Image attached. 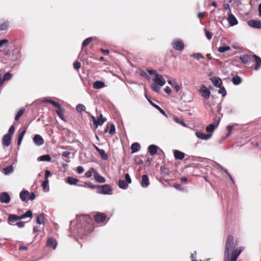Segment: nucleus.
<instances>
[{
	"label": "nucleus",
	"mask_w": 261,
	"mask_h": 261,
	"mask_svg": "<svg viewBox=\"0 0 261 261\" xmlns=\"http://www.w3.org/2000/svg\"><path fill=\"white\" fill-rule=\"evenodd\" d=\"M48 179L44 180L42 183V187L44 192H48L49 190Z\"/></svg>",
	"instance_id": "obj_29"
},
{
	"label": "nucleus",
	"mask_w": 261,
	"mask_h": 261,
	"mask_svg": "<svg viewBox=\"0 0 261 261\" xmlns=\"http://www.w3.org/2000/svg\"><path fill=\"white\" fill-rule=\"evenodd\" d=\"M84 187H88L91 189H98V187H99V185H89L87 182L84 183Z\"/></svg>",
	"instance_id": "obj_52"
},
{
	"label": "nucleus",
	"mask_w": 261,
	"mask_h": 261,
	"mask_svg": "<svg viewBox=\"0 0 261 261\" xmlns=\"http://www.w3.org/2000/svg\"><path fill=\"white\" fill-rule=\"evenodd\" d=\"M118 186L119 187L122 189H126L128 188V183H126V182L124 180H119L118 181Z\"/></svg>",
	"instance_id": "obj_30"
},
{
	"label": "nucleus",
	"mask_w": 261,
	"mask_h": 261,
	"mask_svg": "<svg viewBox=\"0 0 261 261\" xmlns=\"http://www.w3.org/2000/svg\"><path fill=\"white\" fill-rule=\"evenodd\" d=\"M205 33V36L208 40H211L212 38V33L207 31L206 29H204Z\"/></svg>",
	"instance_id": "obj_54"
},
{
	"label": "nucleus",
	"mask_w": 261,
	"mask_h": 261,
	"mask_svg": "<svg viewBox=\"0 0 261 261\" xmlns=\"http://www.w3.org/2000/svg\"><path fill=\"white\" fill-rule=\"evenodd\" d=\"M94 219L97 222H102L106 219V216L103 214H97L94 216Z\"/></svg>",
	"instance_id": "obj_25"
},
{
	"label": "nucleus",
	"mask_w": 261,
	"mask_h": 261,
	"mask_svg": "<svg viewBox=\"0 0 261 261\" xmlns=\"http://www.w3.org/2000/svg\"><path fill=\"white\" fill-rule=\"evenodd\" d=\"M91 170L93 171L95 180L99 183H103L105 182V178L100 175L97 171L93 168H91Z\"/></svg>",
	"instance_id": "obj_7"
},
{
	"label": "nucleus",
	"mask_w": 261,
	"mask_h": 261,
	"mask_svg": "<svg viewBox=\"0 0 261 261\" xmlns=\"http://www.w3.org/2000/svg\"><path fill=\"white\" fill-rule=\"evenodd\" d=\"M19 220H21L20 216H17L14 214H10L8 217V221L9 223H13Z\"/></svg>",
	"instance_id": "obj_22"
},
{
	"label": "nucleus",
	"mask_w": 261,
	"mask_h": 261,
	"mask_svg": "<svg viewBox=\"0 0 261 261\" xmlns=\"http://www.w3.org/2000/svg\"><path fill=\"white\" fill-rule=\"evenodd\" d=\"M91 221L90 218L88 215H82L77 218V222H81V227L86 230L88 225Z\"/></svg>",
	"instance_id": "obj_3"
},
{
	"label": "nucleus",
	"mask_w": 261,
	"mask_h": 261,
	"mask_svg": "<svg viewBox=\"0 0 261 261\" xmlns=\"http://www.w3.org/2000/svg\"><path fill=\"white\" fill-rule=\"evenodd\" d=\"M92 40V37H89L84 40L82 43V47H84L87 46Z\"/></svg>",
	"instance_id": "obj_46"
},
{
	"label": "nucleus",
	"mask_w": 261,
	"mask_h": 261,
	"mask_svg": "<svg viewBox=\"0 0 261 261\" xmlns=\"http://www.w3.org/2000/svg\"><path fill=\"white\" fill-rule=\"evenodd\" d=\"M93 88L95 89H99L106 86L105 84L101 81H96L93 83Z\"/></svg>",
	"instance_id": "obj_23"
},
{
	"label": "nucleus",
	"mask_w": 261,
	"mask_h": 261,
	"mask_svg": "<svg viewBox=\"0 0 261 261\" xmlns=\"http://www.w3.org/2000/svg\"><path fill=\"white\" fill-rule=\"evenodd\" d=\"M168 83L174 88L176 92H178L180 90V87L175 81L168 80Z\"/></svg>",
	"instance_id": "obj_32"
},
{
	"label": "nucleus",
	"mask_w": 261,
	"mask_h": 261,
	"mask_svg": "<svg viewBox=\"0 0 261 261\" xmlns=\"http://www.w3.org/2000/svg\"><path fill=\"white\" fill-rule=\"evenodd\" d=\"M223 7L225 10L228 11V13H231V10L229 5L228 4H225L223 5Z\"/></svg>",
	"instance_id": "obj_61"
},
{
	"label": "nucleus",
	"mask_w": 261,
	"mask_h": 261,
	"mask_svg": "<svg viewBox=\"0 0 261 261\" xmlns=\"http://www.w3.org/2000/svg\"><path fill=\"white\" fill-rule=\"evenodd\" d=\"M51 160V157L48 154L41 155L38 159V160L40 161L50 162Z\"/></svg>",
	"instance_id": "obj_35"
},
{
	"label": "nucleus",
	"mask_w": 261,
	"mask_h": 261,
	"mask_svg": "<svg viewBox=\"0 0 261 261\" xmlns=\"http://www.w3.org/2000/svg\"><path fill=\"white\" fill-rule=\"evenodd\" d=\"M174 120H175V121L176 122H177V123H179L180 124H181L182 126H184V127H186V123L183 121L182 120L178 119V118L177 117H174Z\"/></svg>",
	"instance_id": "obj_49"
},
{
	"label": "nucleus",
	"mask_w": 261,
	"mask_h": 261,
	"mask_svg": "<svg viewBox=\"0 0 261 261\" xmlns=\"http://www.w3.org/2000/svg\"><path fill=\"white\" fill-rule=\"evenodd\" d=\"M220 89L218 91V93L219 94H222V96L223 97L225 96L226 95V91L224 88V87H221L219 88Z\"/></svg>",
	"instance_id": "obj_51"
},
{
	"label": "nucleus",
	"mask_w": 261,
	"mask_h": 261,
	"mask_svg": "<svg viewBox=\"0 0 261 261\" xmlns=\"http://www.w3.org/2000/svg\"><path fill=\"white\" fill-rule=\"evenodd\" d=\"M238 245L237 242L234 243L233 237L229 236L227 238L225 248L224 261H236L238 257L244 249L243 247L235 249Z\"/></svg>",
	"instance_id": "obj_1"
},
{
	"label": "nucleus",
	"mask_w": 261,
	"mask_h": 261,
	"mask_svg": "<svg viewBox=\"0 0 261 261\" xmlns=\"http://www.w3.org/2000/svg\"><path fill=\"white\" fill-rule=\"evenodd\" d=\"M26 133V130H24L20 132L18 135V145H20L21 143L23 138Z\"/></svg>",
	"instance_id": "obj_40"
},
{
	"label": "nucleus",
	"mask_w": 261,
	"mask_h": 261,
	"mask_svg": "<svg viewBox=\"0 0 261 261\" xmlns=\"http://www.w3.org/2000/svg\"><path fill=\"white\" fill-rule=\"evenodd\" d=\"M94 147L96 149V150L98 152L99 155L101 158L104 160H107L108 158V154L106 153L105 151L103 149H100L95 145H94Z\"/></svg>",
	"instance_id": "obj_11"
},
{
	"label": "nucleus",
	"mask_w": 261,
	"mask_h": 261,
	"mask_svg": "<svg viewBox=\"0 0 261 261\" xmlns=\"http://www.w3.org/2000/svg\"><path fill=\"white\" fill-rule=\"evenodd\" d=\"M247 23L251 27L257 29H261V21L260 20H251L248 21Z\"/></svg>",
	"instance_id": "obj_12"
},
{
	"label": "nucleus",
	"mask_w": 261,
	"mask_h": 261,
	"mask_svg": "<svg viewBox=\"0 0 261 261\" xmlns=\"http://www.w3.org/2000/svg\"><path fill=\"white\" fill-rule=\"evenodd\" d=\"M161 87L162 86H160V85L155 83H152L151 85L152 89L156 92H159L160 91Z\"/></svg>",
	"instance_id": "obj_41"
},
{
	"label": "nucleus",
	"mask_w": 261,
	"mask_h": 261,
	"mask_svg": "<svg viewBox=\"0 0 261 261\" xmlns=\"http://www.w3.org/2000/svg\"><path fill=\"white\" fill-rule=\"evenodd\" d=\"M196 255V252L195 251L193 253H192L191 255V258L192 259V261H196L195 255Z\"/></svg>",
	"instance_id": "obj_64"
},
{
	"label": "nucleus",
	"mask_w": 261,
	"mask_h": 261,
	"mask_svg": "<svg viewBox=\"0 0 261 261\" xmlns=\"http://www.w3.org/2000/svg\"><path fill=\"white\" fill-rule=\"evenodd\" d=\"M57 242L56 240L52 238L48 239L46 243V246L49 247H52L54 249L56 248Z\"/></svg>",
	"instance_id": "obj_20"
},
{
	"label": "nucleus",
	"mask_w": 261,
	"mask_h": 261,
	"mask_svg": "<svg viewBox=\"0 0 261 261\" xmlns=\"http://www.w3.org/2000/svg\"><path fill=\"white\" fill-rule=\"evenodd\" d=\"M158 146L155 145H151L148 147V150L151 155H153L156 153Z\"/></svg>",
	"instance_id": "obj_27"
},
{
	"label": "nucleus",
	"mask_w": 261,
	"mask_h": 261,
	"mask_svg": "<svg viewBox=\"0 0 261 261\" xmlns=\"http://www.w3.org/2000/svg\"><path fill=\"white\" fill-rule=\"evenodd\" d=\"M125 179L128 184H130L132 182V180L128 173L125 174Z\"/></svg>",
	"instance_id": "obj_58"
},
{
	"label": "nucleus",
	"mask_w": 261,
	"mask_h": 261,
	"mask_svg": "<svg viewBox=\"0 0 261 261\" xmlns=\"http://www.w3.org/2000/svg\"><path fill=\"white\" fill-rule=\"evenodd\" d=\"M30 193L27 190H23L20 193V198L23 201L27 202L29 200Z\"/></svg>",
	"instance_id": "obj_18"
},
{
	"label": "nucleus",
	"mask_w": 261,
	"mask_h": 261,
	"mask_svg": "<svg viewBox=\"0 0 261 261\" xmlns=\"http://www.w3.org/2000/svg\"><path fill=\"white\" fill-rule=\"evenodd\" d=\"M59 117L63 120L65 121L64 114L62 112L61 109L56 111Z\"/></svg>",
	"instance_id": "obj_48"
},
{
	"label": "nucleus",
	"mask_w": 261,
	"mask_h": 261,
	"mask_svg": "<svg viewBox=\"0 0 261 261\" xmlns=\"http://www.w3.org/2000/svg\"><path fill=\"white\" fill-rule=\"evenodd\" d=\"M50 175H51L50 172L49 170H46L45 171V178H44V180L48 179V177L49 176H50Z\"/></svg>",
	"instance_id": "obj_60"
},
{
	"label": "nucleus",
	"mask_w": 261,
	"mask_h": 261,
	"mask_svg": "<svg viewBox=\"0 0 261 261\" xmlns=\"http://www.w3.org/2000/svg\"><path fill=\"white\" fill-rule=\"evenodd\" d=\"M174 155L176 160H181L185 158V153L179 150H175L174 152Z\"/></svg>",
	"instance_id": "obj_26"
},
{
	"label": "nucleus",
	"mask_w": 261,
	"mask_h": 261,
	"mask_svg": "<svg viewBox=\"0 0 261 261\" xmlns=\"http://www.w3.org/2000/svg\"><path fill=\"white\" fill-rule=\"evenodd\" d=\"M8 24L7 22H3L0 24V30L2 31L6 30L8 28Z\"/></svg>",
	"instance_id": "obj_50"
},
{
	"label": "nucleus",
	"mask_w": 261,
	"mask_h": 261,
	"mask_svg": "<svg viewBox=\"0 0 261 261\" xmlns=\"http://www.w3.org/2000/svg\"><path fill=\"white\" fill-rule=\"evenodd\" d=\"M109 132L110 135H113L115 133V127L114 124H111L110 129Z\"/></svg>",
	"instance_id": "obj_55"
},
{
	"label": "nucleus",
	"mask_w": 261,
	"mask_h": 261,
	"mask_svg": "<svg viewBox=\"0 0 261 261\" xmlns=\"http://www.w3.org/2000/svg\"><path fill=\"white\" fill-rule=\"evenodd\" d=\"M45 220V215L43 214H40L37 216L36 222L37 224L41 225L43 224Z\"/></svg>",
	"instance_id": "obj_31"
},
{
	"label": "nucleus",
	"mask_w": 261,
	"mask_h": 261,
	"mask_svg": "<svg viewBox=\"0 0 261 261\" xmlns=\"http://www.w3.org/2000/svg\"><path fill=\"white\" fill-rule=\"evenodd\" d=\"M145 97L147 98V99L148 100V102H149V103L154 108H155V109H156L158 110L159 111V112L162 114H163V115L167 117V115L165 113V112L159 106H158L157 105L155 104L154 103H153L152 101H151L148 98L147 96L146 95H145Z\"/></svg>",
	"instance_id": "obj_21"
},
{
	"label": "nucleus",
	"mask_w": 261,
	"mask_h": 261,
	"mask_svg": "<svg viewBox=\"0 0 261 261\" xmlns=\"http://www.w3.org/2000/svg\"><path fill=\"white\" fill-rule=\"evenodd\" d=\"M73 67L75 69H79L81 67V63L76 61L73 63Z\"/></svg>",
	"instance_id": "obj_59"
},
{
	"label": "nucleus",
	"mask_w": 261,
	"mask_h": 261,
	"mask_svg": "<svg viewBox=\"0 0 261 261\" xmlns=\"http://www.w3.org/2000/svg\"><path fill=\"white\" fill-rule=\"evenodd\" d=\"M43 102H49L50 103H51L53 106H54L56 108H57L58 109H61V106L60 105L59 103H58V102H56L55 101H54V100H48V99H44L43 100Z\"/></svg>",
	"instance_id": "obj_34"
},
{
	"label": "nucleus",
	"mask_w": 261,
	"mask_h": 261,
	"mask_svg": "<svg viewBox=\"0 0 261 261\" xmlns=\"http://www.w3.org/2000/svg\"><path fill=\"white\" fill-rule=\"evenodd\" d=\"M173 48L178 51H182L185 47V44L180 39L174 40L172 42Z\"/></svg>",
	"instance_id": "obj_4"
},
{
	"label": "nucleus",
	"mask_w": 261,
	"mask_h": 261,
	"mask_svg": "<svg viewBox=\"0 0 261 261\" xmlns=\"http://www.w3.org/2000/svg\"><path fill=\"white\" fill-rule=\"evenodd\" d=\"M227 20L230 26H234L238 23L237 18L231 13H228Z\"/></svg>",
	"instance_id": "obj_10"
},
{
	"label": "nucleus",
	"mask_w": 261,
	"mask_h": 261,
	"mask_svg": "<svg viewBox=\"0 0 261 261\" xmlns=\"http://www.w3.org/2000/svg\"><path fill=\"white\" fill-rule=\"evenodd\" d=\"M97 193L103 195H112L113 189L110 185L107 184L99 185L97 190Z\"/></svg>",
	"instance_id": "obj_2"
},
{
	"label": "nucleus",
	"mask_w": 261,
	"mask_h": 261,
	"mask_svg": "<svg viewBox=\"0 0 261 261\" xmlns=\"http://www.w3.org/2000/svg\"><path fill=\"white\" fill-rule=\"evenodd\" d=\"M92 173H93V172L91 168L89 171L85 173V176L87 178H90L92 176Z\"/></svg>",
	"instance_id": "obj_56"
},
{
	"label": "nucleus",
	"mask_w": 261,
	"mask_h": 261,
	"mask_svg": "<svg viewBox=\"0 0 261 261\" xmlns=\"http://www.w3.org/2000/svg\"><path fill=\"white\" fill-rule=\"evenodd\" d=\"M92 118L94 125H96V127L98 125L100 126L102 125L106 121V119L103 118L102 114H100L99 117H98L97 118L92 116Z\"/></svg>",
	"instance_id": "obj_8"
},
{
	"label": "nucleus",
	"mask_w": 261,
	"mask_h": 261,
	"mask_svg": "<svg viewBox=\"0 0 261 261\" xmlns=\"http://www.w3.org/2000/svg\"><path fill=\"white\" fill-rule=\"evenodd\" d=\"M154 83L160 85V86H163L165 84V80L163 76L159 74H155V79H153Z\"/></svg>",
	"instance_id": "obj_9"
},
{
	"label": "nucleus",
	"mask_w": 261,
	"mask_h": 261,
	"mask_svg": "<svg viewBox=\"0 0 261 261\" xmlns=\"http://www.w3.org/2000/svg\"><path fill=\"white\" fill-rule=\"evenodd\" d=\"M14 171V168L12 165H10L3 169V172L5 175H9L12 173Z\"/></svg>",
	"instance_id": "obj_28"
},
{
	"label": "nucleus",
	"mask_w": 261,
	"mask_h": 261,
	"mask_svg": "<svg viewBox=\"0 0 261 261\" xmlns=\"http://www.w3.org/2000/svg\"><path fill=\"white\" fill-rule=\"evenodd\" d=\"M11 198L8 193L4 192L0 194V201L4 203H9L10 202Z\"/></svg>",
	"instance_id": "obj_6"
},
{
	"label": "nucleus",
	"mask_w": 261,
	"mask_h": 261,
	"mask_svg": "<svg viewBox=\"0 0 261 261\" xmlns=\"http://www.w3.org/2000/svg\"><path fill=\"white\" fill-rule=\"evenodd\" d=\"M164 91L165 92L167 93V94H170L171 93V88L168 87V86H167L165 89H164Z\"/></svg>",
	"instance_id": "obj_63"
},
{
	"label": "nucleus",
	"mask_w": 261,
	"mask_h": 261,
	"mask_svg": "<svg viewBox=\"0 0 261 261\" xmlns=\"http://www.w3.org/2000/svg\"><path fill=\"white\" fill-rule=\"evenodd\" d=\"M11 137L10 135H5L2 139L3 145L5 147L9 146L11 143Z\"/></svg>",
	"instance_id": "obj_15"
},
{
	"label": "nucleus",
	"mask_w": 261,
	"mask_h": 261,
	"mask_svg": "<svg viewBox=\"0 0 261 261\" xmlns=\"http://www.w3.org/2000/svg\"><path fill=\"white\" fill-rule=\"evenodd\" d=\"M84 171V169L82 166H78L76 169V172L78 174H82Z\"/></svg>",
	"instance_id": "obj_57"
},
{
	"label": "nucleus",
	"mask_w": 261,
	"mask_h": 261,
	"mask_svg": "<svg viewBox=\"0 0 261 261\" xmlns=\"http://www.w3.org/2000/svg\"><path fill=\"white\" fill-rule=\"evenodd\" d=\"M15 131V127L13 125L10 127L9 129V133L6 135H10V136L12 137Z\"/></svg>",
	"instance_id": "obj_53"
},
{
	"label": "nucleus",
	"mask_w": 261,
	"mask_h": 261,
	"mask_svg": "<svg viewBox=\"0 0 261 261\" xmlns=\"http://www.w3.org/2000/svg\"><path fill=\"white\" fill-rule=\"evenodd\" d=\"M190 56V57L194 58L197 60L204 58L203 56L200 53L193 54L191 55Z\"/></svg>",
	"instance_id": "obj_43"
},
{
	"label": "nucleus",
	"mask_w": 261,
	"mask_h": 261,
	"mask_svg": "<svg viewBox=\"0 0 261 261\" xmlns=\"http://www.w3.org/2000/svg\"><path fill=\"white\" fill-rule=\"evenodd\" d=\"M195 135L197 138L203 140H207L212 137L211 134L205 135L200 132H196Z\"/></svg>",
	"instance_id": "obj_14"
},
{
	"label": "nucleus",
	"mask_w": 261,
	"mask_h": 261,
	"mask_svg": "<svg viewBox=\"0 0 261 261\" xmlns=\"http://www.w3.org/2000/svg\"><path fill=\"white\" fill-rule=\"evenodd\" d=\"M232 83L235 85H239L242 81L241 78L238 75H236L232 77Z\"/></svg>",
	"instance_id": "obj_38"
},
{
	"label": "nucleus",
	"mask_w": 261,
	"mask_h": 261,
	"mask_svg": "<svg viewBox=\"0 0 261 261\" xmlns=\"http://www.w3.org/2000/svg\"><path fill=\"white\" fill-rule=\"evenodd\" d=\"M16 224L19 228H22L24 226V222H17Z\"/></svg>",
	"instance_id": "obj_62"
},
{
	"label": "nucleus",
	"mask_w": 261,
	"mask_h": 261,
	"mask_svg": "<svg viewBox=\"0 0 261 261\" xmlns=\"http://www.w3.org/2000/svg\"><path fill=\"white\" fill-rule=\"evenodd\" d=\"M241 61L246 64H249V63L253 61V56H249L247 55H243L240 57Z\"/></svg>",
	"instance_id": "obj_13"
},
{
	"label": "nucleus",
	"mask_w": 261,
	"mask_h": 261,
	"mask_svg": "<svg viewBox=\"0 0 261 261\" xmlns=\"http://www.w3.org/2000/svg\"><path fill=\"white\" fill-rule=\"evenodd\" d=\"M218 125V124H217V125H215L213 123L210 124V125L206 127V131L209 133L213 132L215 130V129L217 127Z\"/></svg>",
	"instance_id": "obj_37"
},
{
	"label": "nucleus",
	"mask_w": 261,
	"mask_h": 261,
	"mask_svg": "<svg viewBox=\"0 0 261 261\" xmlns=\"http://www.w3.org/2000/svg\"><path fill=\"white\" fill-rule=\"evenodd\" d=\"M255 60V69L258 70L261 66V59L256 55H253V60Z\"/></svg>",
	"instance_id": "obj_24"
},
{
	"label": "nucleus",
	"mask_w": 261,
	"mask_h": 261,
	"mask_svg": "<svg viewBox=\"0 0 261 261\" xmlns=\"http://www.w3.org/2000/svg\"><path fill=\"white\" fill-rule=\"evenodd\" d=\"M12 75L9 72H6L3 76V81H8L11 79Z\"/></svg>",
	"instance_id": "obj_44"
},
{
	"label": "nucleus",
	"mask_w": 261,
	"mask_h": 261,
	"mask_svg": "<svg viewBox=\"0 0 261 261\" xmlns=\"http://www.w3.org/2000/svg\"><path fill=\"white\" fill-rule=\"evenodd\" d=\"M21 219H25L26 218H31L32 217V212L31 211L29 210L26 212L25 213L20 216Z\"/></svg>",
	"instance_id": "obj_42"
},
{
	"label": "nucleus",
	"mask_w": 261,
	"mask_h": 261,
	"mask_svg": "<svg viewBox=\"0 0 261 261\" xmlns=\"http://www.w3.org/2000/svg\"><path fill=\"white\" fill-rule=\"evenodd\" d=\"M199 91L202 97H203L205 100H207L210 98L211 92L208 88H207L206 86L204 85L201 86Z\"/></svg>",
	"instance_id": "obj_5"
},
{
	"label": "nucleus",
	"mask_w": 261,
	"mask_h": 261,
	"mask_svg": "<svg viewBox=\"0 0 261 261\" xmlns=\"http://www.w3.org/2000/svg\"><path fill=\"white\" fill-rule=\"evenodd\" d=\"M133 153L138 152L140 149V146L138 143H134L131 145Z\"/></svg>",
	"instance_id": "obj_33"
},
{
	"label": "nucleus",
	"mask_w": 261,
	"mask_h": 261,
	"mask_svg": "<svg viewBox=\"0 0 261 261\" xmlns=\"http://www.w3.org/2000/svg\"><path fill=\"white\" fill-rule=\"evenodd\" d=\"M230 49V47L228 45H224L220 46L218 48V51L219 53H223L226 51H228Z\"/></svg>",
	"instance_id": "obj_39"
},
{
	"label": "nucleus",
	"mask_w": 261,
	"mask_h": 261,
	"mask_svg": "<svg viewBox=\"0 0 261 261\" xmlns=\"http://www.w3.org/2000/svg\"><path fill=\"white\" fill-rule=\"evenodd\" d=\"M24 112V110L23 109H21L17 113V114L15 116V120L16 121H18L20 117L22 115V114Z\"/></svg>",
	"instance_id": "obj_45"
},
{
	"label": "nucleus",
	"mask_w": 261,
	"mask_h": 261,
	"mask_svg": "<svg viewBox=\"0 0 261 261\" xmlns=\"http://www.w3.org/2000/svg\"><path fill=\"white\" fill-rule=\"evenodd\" d=\"M149 185L148 177L147 175L144 174L142 177L141 181V185L143 188H147Z\"/></svg>",
	"instance_id": "obj_19"
},
{
	"label": "nucleus",
	"mask_w": 261,
	"mask_h": 261,
	"mask_svg": "<svg viewBox=\"0 0 261 261\" xmlns=\"http://www.w3.org/2000/svg\"><path fill=\"white\" fill-rule=\"evenodd\" d=\"M77 111H78L80 113H81L83 111H85L86 110V108L84 105L82 104H79L76 106V107Z\"/></svg>",
	"instance_id": "obj_47"
},
{
	"label": "nucleus",
	"mask_w": 261,
	"mask_h": 261,
	"mask_svg": "<svg viewBox=\"0 0 261 261\" xmlns=\"http://www.w3.org/2000/svg\"><path fill=\"white\" fill-rule=\"evenodd\" d=\"M211 80L214 86L218 88L221 87L222 82L220 78L218 77H212L211 79Z\"/></svg>",
	"instance_id": "obj_17"
},
{
	"label": "nucleus",
	"mask_w": 261,
	"mask_h": 261,
	"mask_svg": "<svg viewBox=\"0 0 261 261\" xmlns=\"http://www.w3.org/2000/svg\"><path fill=\"white\" fill-rule=\"evenodd\" d=\"M79 181V180L76 178L72 177H68L67 178V183L71 185H76L77 182Z\"/></svg>",
	"instance_id": "obj_36"
},
{
	"label": "nucleus",
	"mask_w": 261,
	"mask_h": 261,
	"mask_svg": "<svg viewBox=\"0 0 261 261\" xmlns=\"http://www.w3.org/2000/svg\"><path fill=\"white\" fill-rule=\"evenodd\" d=\"M34 143L38 146H40L44 143L43 138L39 135H35L33 138Z\"/></svg>",
	"instance_id": "obj_16"
}]
</instances>
